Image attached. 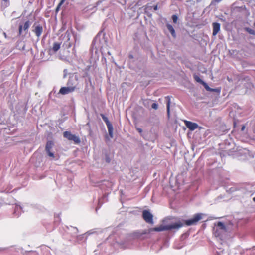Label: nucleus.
Wrapping results in <instances>:
<instances>
[{"label": "nucleus", "mask_w": 255, "mask_h": 255, "mask_svg": "<svg viewBox=\"0 0 255 255\" xmlns=\"http://www.w3.org/2000/svg\"><path fill=\"white\" fill-rule=\"evenodd\" d=\"M203 215V214L202 213H197L194 214L192 218L183 220L184 223H182L181 221H178L168 225H161L159 227L149 228L147 231H145L141 233L135 232L134 233V236L138 238H143L144 237H142L143 235L146 234H149L152 231L161 232L172 230L173 229L178 230L180 228L184 226V224H185L188 226L196 225L199 221L202 218Z\"/></svg>", "instance_id": "obj_1"}, {"label": "nucleus", "mask_w": 255, "mask_h": 255, "mask_svg": "<svg viewBox=\"0 0 255 255\" xmlns=\"http://www.w3.org/2000/svg\"><path fill=\"white\" fill-rule=\"evenodd\" d=\"M64 38L66 41L63 44V46L66 48H69L74 45V48L76 45L80 44V37L76 32L73 31L72 29H68L64 34Z\"/></svg>", "instance_id": "obj_2"}, {"label": "nucleus", "mask_w": 255, "mask_h": 255, "mask_svg": "<svg viewBox=\"0 0 255 255\" xmlns=\"http://www.w3.org/2000/svg\"><path fill=\"white\" fill-rule=\"evenodd\" d=\"M106 46H107V40L105 38V33L102 31H100L92 41V48L96 50H101Z\"/></svg>", "instance_id": "obj_3"}, {"label": "nucleus", "mask_w": 255, "mask_h": 255, "mask_svg": "<svg viewBox=\"0 0 255 255\" xmlns=\"http://www.w3.org/2000/svg\"><path fill=\"white\" fill-rule=\"evenodd\" d=\"M227 232V228L225 224L219 221L217 224L215 223V227L213 228V234L216 237L219 238L220 240H223Z\"/></svg>", "instance_id": "obj_4"}, {"label": "nucleus", "mask_w": 255, "mask_h": 255, "mask_svg": "<svg viewBox=\"0 0 255 255\" xmlns=\"http://www.w3.org/2000/svg\"><path fill=\"white\" fill-rule=\"evenodd\" d=\"M63 137L69 141H73L76 144H79L81 142V140L79 136L72 134L70 131H64L63 132Z\"/></svg>", "instance_id": "obj_5"}, {"label": "nucleus", "mask_w": 255, "mask_h": 255, "mask_svg": "<svg viewBox=\"0 0 255 255\" xmlns=\"http://www.w3.org/2000/svg\"><path fill=\"white\" fill-rule=\"evenodd\" d=\"M54 146V143L51 140H48L46 142L45 146V151L48 156L53 159H57V156L51 151Z\"/></svg>", "instance_id": "obj_6"}, {"label": "nucleus", "mask_w": 255, "mask_h": 255, "mask_svg": "<svg viewBox=\"0 0 255 255\" xmlns=\"http://www.w3.org/2000/svg\"><path fill=\"white\" fill-rule=\"evenodd\" d=\"M103 120L105 122L109 132L110 137L112 138L113 137V127L112 124L109 121L108 118L103 114H100Z\"/></svg>", "instance_id": "obj_7"}, {"label": "nucleus", "mask_w": 255, "mask_h": 255, "mask_svg": "<svg viewBox=\"0 0 255 255\" xmlns=\"http://www.w3.org/2000/svg\"><path fill=\"white\" fill-rule=\"evenodd\" d=\"M142 217L147 223L153 224V216L148 210H144L142 211Z\"/></svg>", "instance_id": "obj_8"}, {"label": "nucleus", "mask_w": 255, "mask_h": 255, "mask_svg": "<svg viewBox=\"0 0 255 255\" xmlns=\"http://www.w3.org/2000/svg\"><path fill=\"white\" fill-rule=\"evenodd\" d=\"M78 76L76 75L72 74L69 77L67 83V86L69 87H74L76 89L77 85Z\"/></svg>", "instance_id": "obj_9"}, {"label": "nucleus", "mask_w": 255, "mask_h": 255, "mask_svg": "<svg viewBox=\"0 0 255 255\" xmlns=\"http://www.w3.org/2000/svg\"><path fill=\"white\" fill-rule=\"evenodd\" d=\"M32 28H33L32 31L35 34L36 36L39 38L43 32L42 26L40 24L35 23Z\"/></svg>", "instance_id": "obj_10"}, {"label": "nucleus", "mask_w": 255, "mask_h": 255, "mask_svg": "<svg viewBox=\"0 0 255 255\" xmlns=\"http://www.w3.org/2000/svg\"><path fill=\"white\" fill-rule=\"evenodd\" d=\"M31 25V22L29 20L26 21L23 26L22 25H19L18 27V35H21L22 34V30L26 32V33H27L28 30Z\"/></svg>", "instance_id": "obj_11"}, {"label": "nucleus", "mask_w": 255, "mask_h": 255, "mask_svg": "<svg viewBox=\"0 0 255 255\" xmlns=\"http://www.w3.org/2000/svg\"><path fill=\"white\" fill-rule=\"evenodd\" d=\"M75 91L74 87H69L67 86L66 87H62L58 94H61L62 95H66L69 93H72Z\"/></svg>", "instance_id": "obj_12"}, {"label": "nucleus", "mask_w": 255, "mask_h": 255, "mask_svg": "<svg viewBox=\"0 0 255 255\" xmlns=\"http://www.w3.org/2000/svg\"><path fill=\"white\" fill-rule=\"evenodd\" d=\"M94 233V232L92 230H90V231L87 232L85 234H81V235H77V234L76 236H75L74 238H76V241L77 242H78V243L82 242L83 241H84L86 239L87 236L85 237L86 235H89L93 234Z\"/></svg>", "instance_id": "obj_13"}, {"label": "nucleus", "mask_w": 255, "mask_h": 255, "mask_svg": "<svg viewBox=\"0 0 255 255\" xmlns=\"http://www.w3.org/2000/svg\"><path fill=\"white\" fill-rule=\"evenodd\" d=\"M185 124L187 128L191 131L194 130L198 127V125L197 123L189 121H185Z\"/></svg>", "instance_id": "obj_14"}, {"label": "nucleus", "mask_w": 255, "mask_h": 255, "mask_svg": "<svg viewBox=\"0 0 255 255\" xmlns=\"http://www.w3.org/2000/svg\"><path fill=\"white\" fill-rule=\"evenodd\" d=\"M67 228L68 233L71 234L73 238L75 237L78 233V230L75 227L72 226H70L69 227L67 226Z\"/></svg>", "instance_id": "obj_15"}, {"label": "nucleus", "mask_w": 255, "mask_h": 255, "mask_svg": "<svg viewBox=\"0 0 255 255\" xmlns=\"http://www.w3.org/2000/svg\"><path fill=\"white\" fill-rule=\"evenodd\" d=\"M213 25V35L215 36L220 30V24L218 22H214Z\"/></svg>", "instance_id": "obj_16"}, {"label": "nucleus", "mask_w": 255, "mask_h": 255, "mask_svg": "<svg viewBox=\"0 0 255 255\" xmlns=\"http://www.w3.org/2000/svg\"><path fill=\"white\" fill-rule=\"evenodd\" d=\"M22 207L16 204L15 205L13 215L14 217H18L22 213Z\"/></svg>", "instance_id": "obj_17"}, {"label": "nucleus", "mask_w": 255, "mask_h": 255, "mask_svg": "<svg viewBox=\"0 0 255 255\" xmlns=\"http://www.w3.org/2000/svg\"><path fill=\"white\" fill-rule=\"evenodd\" d=\"M166 27L167 28V29L168 31L170 32L171 35L174 38H176V34L175 31V29L173 26L169 23L166 24Z\"/></svg>", "instance_id": "obj_18"}, {"label": "nucleus", "mask_w": 255, "mask_h": 255, "mask_svg": "<svg viewBox=\"0 0 255 255\" xmlns=\"http://www.w3.org/2000/svg\"><path fill=\"white\" fill-rule=\"evenodd\" d=\"M107 196L108 195L105 194L102 197L99 199L98 206L96 209V212H97L98 209H99L101 207L104 201H107Z\"/></svg>", "instance_id": "obj_19"}, {"label": "nucleus", "mask_w": 255, "mask_h": 255, "mask_svg": "<svg viewBox=\"0 0 255 255\" xmlns=\"http://www.w3.org/2000/svg\"><path fill=\"white\" fill-rule=\"evenodd\" d=\"M165 99L167 101V113L168 117L170 116V97L169 96L165 97Z\"/></svg>", "instance_id": "obj_20"}, {"label": "nucleus", "mask_w": 255, "mask_h": 255, "mask_svg": "<svg viewBox=\"0 0 255 255\" xmlns=\"http://www.w3.org/2000/svg\"><path fill=\"white\" fill-rule=\"evenodd\" d=\"M61 43L59 42H54L53 43L52 50L54 52H57L60 48Z\"/></svg>", "instance_id": "obj_21"}, {"label": "nucleus", "mask_w": 255, "mask_h": 255, "mask_svg": "<svg viewBox=\"0 0 255 255\" xmlns=\"http://www.w3.org/2000/svg\"><path fill=\"white\" fill-rule=\"evenodd\" d=\"M6 121L5 115L2 112H0V124H3Z\"/></svg>", "instance_id": "obj_22"}, {"label": "nucleus", "mask_w": 255, "mask_h": 255, "mask_svg": "<svg viewBox=\"0 0 255 255\" xmlns=\"http://www.w3.org/2000/svg\"><path fill=\"white\" fill-rule=\"evenodd\" d=\"M194 80L197 82L201 84H202L204 83V81L202 80L197 75L194 74L193 76Z\"/></svg>", "instance_id": "obj_23"}, {"label": "nucleus", "mask_w": 255, "mask_h": 255, "mask_svg": "<svg viewBox=\"0 0 255 255\" xmlns=\"http://www.w3.org/2000/svg\"><path fill=\"white\" fill-rule=\"evenodd\" d=\"M245 30L250 34L255 35V31L254 29L249 27H246L245 28Z\"/></svg>", "instance_id": "obj_24"}, {"label": "nucleus", "mask_w": 255, "mask_h": 255, "mask_svg": "<svg viewBox=\"0 0 255 255\" xmlns=\"http://www.w3.org/2000/svg\"><path fill=\"white\" fill-rule=\"evenodd\" d=\"M220 91H221V88H211V90L210 91V92H216L218 94H219L220 93Z\"/></svg>", "instance_id": "obj_25"}, {"label": "nucleus", "mask_w": 255, "mask_h": 255, "mask_svg": "<svg viewBox=\"0 0 255 255\" xmlns=\"http://www.w3.org/2000/svg\"><path fill=\"white\" fill-rule=\"evenodd\" d=\"M178 17L177 15L174 14L172 16V19L174 23H177Z\"/></svg>", "instance_id": "obj_26"}, {"label": "nucleus", "mask_w": 255, "mask_h": 255, "mask_svg": "<svg viewBox=\"0 0 255 255\" xmlns=\"http://www.w3.org/2000/svg\"><path fill=\"white\" fill-rule=\"evenodd\" d=\"M202 85L204 87V88H205V89L207 91H210L211 88L208 86L207 83H206L205 81L204 82V83H202Z\"/></svg>", "instance_id": "obj_27"}, {"label": "nucleus", "mask_w": 255, "mask_h": 255, "mask_svg": "<svg viewBox=\"0 0 255 255\" xmlns=\"http://www.w3.org/2000/svg\"><path fill=\"white\" fill-rule=\"evenodd\" d=\"M105 161L107 163H109L111 162V158H110L109 155H108V154L106 153L105 155Z\"/></svg>", "instance_id": "obj_28"}, {"label": "nucleus", "mask_w": 255, "mask_h": 255, "mask_svg": "<svg viewBox=\"0 0 255 255\" xmlns=\"http://www.w3.org/2000/svg\"><path fill=\"white\" fill-rule=\"evenodd\" d=\"M152 101L149 100H146L144 101L143 102V105L144 106L148 107L150 104V102H151Z\"/></svg>", "instance_id": "obj_29"}, {"label": "nucleus", "mask_w": 255, "mask_h": 255, "mask_svg": "<svg viewBox=\"0 0 255 255\" xmlns=\"http://www.w3.org/2000/svg\"><path fill=\"white\" fill-rule=\"evenodd\" d=\"M115 1L118 2V3L121 4L122 5H124L126 4V0H114Z\"/></svg>", "instance_id": "obj_30"}, {"label": "nucleus", "mask_w": 255, "mask_h": 255, "mask_svg": "<svg viewBox=\"0 0 255 255\" xmlns=\"http://www.w3.org/2000/svg\"><path fill=\"white\" fill-rule=\"evenodd\" d=\"M151 107H152L153 109H155V110H157V109H158V104H157V103H152V104L151 105Z\"/></svg>", "instance_id": "obj_31"}, {"label": "nucleus", "mask_w": 255, "mask_h": 255, "mask_svg": "<svg viewBox=\"0 0 255 255\" xmlns=\"http://www.w3.org/2000/svg\"><path fill=\"white\" fill-rule=\"evenodd\" d=\"M54 218H55V221H54L55 222H59V221L60 219H59V215H55Z\"/></svg>", "instance_id": "obj_32"}, {"label": "nucleus", "mask_w": 255, "mask_h": 255, "mask_svg": "<svg viewBox=\"0 0 255 255\" xmlns=\"http://www.w3.org/2000/svg\"><path fill=\"white\" fill-rule=\"evenodd\" d=\"M63 73H64L63 78H65L67 76V70L66 69H64L63 71Z\"/></svg>", "instance_id": "obj_33"}, {"label": "nucleus", "mask_w": 255, "mask_h": 255, "mask_svg": "<svg viewBox=\"0 0 255 255\" xmlns=\"http://www.w3.org/2000/svg\"><path fill=\"white\" fill-rule=\"evenodd\" d=\"M190 1H192L194 3H195V2L199 3L201 1V0H190Z\"/></svg>", "instance_id": "obj_34"}, {"label": "nucleus", "mask_w": 255, "mask_h": 255, "mask_svg": "<svg viewBox=\"0 0 255 255\" xmlns=\"http://www.w3.org/2000/svg\"><path fill=\"white\" fill-rule=\"evenodd\" d=\"M136 130L140 133L142 132V129L141 128H136Z\"/></svg>", "instance_id": "obj_35"}, {"label": "nucleus", "mask_w": 255, "mask_h": 255, "mask_svg": "<svg viewBox=\"0 0 255 255\" xmlns=\"http://www.w3.org/2000/svg\"><path fill=\"white\" fill-rule=\"evenodd\" d=\"M153 9H154V10H155V11L157 10H158V5H154V6H153Z\"/></svg>", "instance_id": "obj_36"}, {"label": "nucleus", "mask_w": 255, "mask_h": 255, "mask_svg": "<svg viewBox=\"0 0 255 255\" xmlns=\"http://www.w3.org/2000/svg\"><path fill=\"white\" fill-rule=\"evenodd\" d=\"M65 1V0H61L59 4V6H60Z\"/></svg>", "instance_id": "obj_37"}, {"label": "nucleus", "mask_w": 255, "mask_h": 255, "mask_svg": "<svg viewBox=\"0 0 255 255\" xmlns=\"http://www.w3.org/2000/svg\"><path fill=\"white\" fill-rule=\"evenodd\" d=\"M245 128V125H242V127H241V131H244Z\"/></svg>", "instance_id": "obj_38"}, {"label": "nucleus", "mask_w": 255, "mask_h": 255, "mask_svg": "<svg viewBox=\"0 0 255 255\" xmlns=\"http://www.w3.org/2000/svg\"><path fill=\"white\" fill-rule=\"evenodd\" d=\"M222 0H214L213 1L216 3H219Z\"/></svg>", "instance_id": "obj_39"}, {"label": "nucleus", "mask_w": 255, "mask_h": 255, "mask_svg": "<svg viewBox=\"0 0 255 255\" xmlns=\"http://www.w3.org/2000/svg\"><path fill=\"white\" fill-rule=\"evenodd\" d=\"M128 57H129V59H133V56L132 54H129V56H128Z\"/></svg>", "instance_id": "obj_40"}, {"label": "nucleus", "mask_w": 255, "mask_h": 255, "mask_svg": "<svg viewBox=\"0 0 255 255\" xmlns=\"http://www.w3.org/2000/svg\"><path fill=\"white\" fill-rule=\"evenodd\" d=\"M166 219H164L163 220H162V222L163 224H165V222H166Z\"/></svg>", "instance_id": "obj_41"}, {"label": "nucleus", "mask_w": 255, "mask_h": 255, "mask_svg": "<svg viewBox=\"0 0 255 255\" xmlns=\"http://www.w3.org/2000/svg\"><path fill=\"white\" fill-rule=\"evenodd\" d=\"M60 6H59V5H58L57 7L56 8V11H58L59 9Z\"/></svg>", "instance_id": "obj_42"}, {"label": "nucleus", "mask_w": 255, "mask_h": 255, "mask_svg": "<svg viewBox=\"0 0 255 255\" xmlns=\"http://www.w3.org/2000/svg\"><path fill=\"white\" fill-rule=\"evenodd\" d=\"M20 106H21L22 107H23L24 106V103H21Z\"/></svg>", "instance_id": "obj_43"}, {"label": "nucleus", "mask_w": 255, "mask_h": 255, "mask_svg": "<svg viewBox=\"0 0 255 255\" xmlns=\"http://www.w3.org/2000/svg\"><path fill=\"white\" fill-rule=\"evenodd\" d=\"M253 201H254V202H255V197H254L253 198Z\"/></svg>", "instance_id": "obj_44"}, {"label": "nucleus", "mask_w": 255, "mask_h": 255, "mask_svg": "<svg viewBox=\"0 0 255 255\" xmlns=\"http://www.w3.org/2000/svg\"><path fill=\"white\" fill-rule=\"evenodd\" d=\"M4 1H7L8 0H3Z\"/></svg>", "instance_id": "obj_45"}]
</instances>
